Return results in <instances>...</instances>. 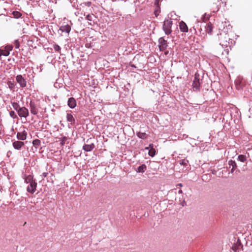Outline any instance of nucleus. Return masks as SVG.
Here are the masks:
<instances>
[{"label": "nucleus", "mask_w": 252, "mask_h": 252, "mask_svg": "<svg viewBox=\"0 0 252 252\" xmlns=\"http://www.w3.org/2000/svg\"><path fill=\"white\" fill-rule=\"evenodd\" d=\"M47 175H48V173L46 172H44L43 173V176H44V177H46Z\"/></svg>", "instance_id": "36"}, {"label": "nucleus", "mask_w": 252, "mask_h": 252, "mask_svg": "<svg viewBox=\"0 0 252 252\" xmlns=\"http://www.w3.org/2000/svg\"><path fill=\"white\" fill-rule=\"evenodd\" d=\"M12 145L14 149L19 150L24 145V143L22 141H16L13 142Z\"/></svg>", "instance_id": "12"}, {"label": "nucleus", "mask_w": 252, "mask_h": 252, "mask_svg": "<svg viewBox=\"0 0 252 252\" xmlns=\"http://www.w3.org/2000/svg\"><path fill=\"white\" fill-rule=\"evenodd\" d=\"M159 48L160 51H164L166 48L167 45V41L163 38L160 37L159 40Z\"/></svg>", "instance_id": "6"}, {"label": "nucleus", "mask_w": 252, "mask_h": 252, "mask_svg": "<svg viewBox=\"0 0 252 252\" xmlns=\"http://www.w3.org/2000/svg\"><path fill=\"white\" fill-rule=\"evenodd\" d=\"M156 154V150L153 147L149 151V155L151 157H154Z\"/></svg>", "instance_id": "23"}, {"label": "nucleus", "mask_w": 252, "mask_h": 252, "mask_svg": "<svg viewBox=\"0 0 252 252\" xmlns=\"http://www.w3.org/2000/svg\"><path fill=\"white\" fill-rule=\"evenodd\" d=\"M10 54V52L6 50H2L1 49V55L4 56H8Z\"/></svg>", "instance_id": "26"}, {"label": "nucleus", "mask_w": 252, "mask_h": 252, "mask_svg": "<svg viewBox=\"0 0 252 252\" xmlns=\"http://www.w3.org/2000/svg\"><path fill=\"white\" fill-rule=\"evenodd\" d=\"M16 80L21 87L24 88L26 86L27 82L21 75H18L16 77Z\"/></svg>", "instance_id": "5"}, {"label": "nucleus", "mask_w": 252, "mask_h": 252, "mask_svg": "<svg viewBox=\"0 0 252 252\" xmlns=\"http://www.w3.org/2000/svg\"><path fill=\"white\" fill-rule=\"evenodd\" d=\"M24 178L25 179V182L27 184H30L32 182H35V180H33V176L31 175L27 176H25Z\"/></svg>", "instance_id": "17"}, {"label": "nucleus", "mask_w": 252, "mask_h": 252, "mask_svg": "<svg viewBox=\"0 0 252 252\" xmlns=\"http://www.w3.org/2000/svg\"><path fill=\"white\" fill-rule=\"evenodd\" d=\"M1 56V49H0V57Z\"/></svg>", "instance_id": "37"}, {"label": "nucleus", "mask_w": 252, "mask_h": 252, "mask_svg": "<svg viewBox=\"0 0 252 252\" xmlns=\"http://www.w3.org/2000/svg\"><path fill=\"white\" fill-rule=\"evenodd\" d=\"M12 15L14 18H19L21 16L22 14L19 11H15L12 12Z\"/></svg>", "instance_id": "20"}, {"label": "nucleus", "mask_w": 252, "mask_h": 252, "mask_svg": "<svg viewBox=\"0 0 252 252\" xmlns=\"http://www.w3.org/2000/svg\"><path fill=\"white\" fill-rule=\"evenodd\" d=\"M27 132L26 130H24L21 132H18L17 134V137L19 140H24L26 139Z\"/></svg>", "instance_id": "8"}, {"label": "nucleus", "mask_w": 252, "mask_h": 252, "mask_svg": "<svg viewBox=\"0 0 252 252\" xmlns=\"http://www.w3.org/2000/svg\"><path fill=\"white\" fill-rule=\"evenodd\" d=\"M9 115L13 119H15V118H16L17 117V116L16 114H15V112L13 111H11L9 112Z\"/></svg>", "instance_id": "29"}, {"label": "nucleus", "mask_w": 252, "mask_h": 252, "mask_svg": "<svg viewBox=\"0 0 252 252\" xmlns=\"http://www.w3.org/2000/svg\"><path fill=\"white\" fill-rule=\"evenodd\" d=\"M67 140V138L66 137L64 136L62 137L61 140V144L62 145H64Z\"/></svg>", "instance_id": "28"}, {"label": "nucleus", "mask_w": 252, "mask_h": 252, "mask_svg": "<svg viewBox=\"0 0 252 252\" xmlns=\"http://www.w3.org/2000/svg\"><path fill=\"white\" fill-rule=\"evenodd\" d=\"M30 111L32 114L33 115H36L38 113L37 109L36 108V106L35 104L32 102V101H31L30 103Z\"/></svg>", "instance_id": "10"}, {"label": "nucleus", "mask_w": 252, "mask_h": 252, "mask_svg": "<svg viewBox=\"0 0 252 252\" xmlns=\"http://www.w3.org/2000/svg\"><path fill=\"white\" fill-rule=\"evenodd\" d=\"M94 148L95 145L94 143H92L85 144L83 147V150L86 152H90L92 151Z\"/></svg>", "instance_id": "7"}, {"label": "nucleus", "mask_w": 252, "mask_h": 252, "mask_svg": "<svg viewBox=\"0 0 252 252\" xmlns=\"http://www.w3.org/2000/svg\"><path fill=\"white\" fill-rule=\"evenodd\" d=\"M54 49L57 52L60 51L61 49L60 47L57 44H55L54 45Z\"/></svg>", "instance_id": "32"}, {"label": "nucleus", "mask_w": 252, "mask_h": 252, "mask_svg": "<svg viewBox=\"0 0 252 252\" xmlns=\"http://www.w3.org/2000/svg\"><path fill=\"white\" fill-rule=\"evenodd\" d=\"M7 84H8V87L11 90H13L15 87L14 84L11 81H8L7 83Z\"/></svg>", "instance_id": "27"}, {"label": "nucleus", "mask_w": 252, "mask_h": 252, "mask_svg": "<svg viewBox=\"0 0 252 252\" xmlns=\"http://www.w3.org/2000/svg\"><path fill=\"white\" fill-rule=\"evenodd\" d=\"M93 16L94 15L93 14H88L87 16H86V19L89 21H92L93 20Z\"/></svg>", "instance_id": "30"}, {"label": "nucleus", "mask_w": 252, "mask_h": 252, "mask_svg": "<svg viewBox=\"0 0 252 252\" xmlns=\"http://www.w3.org/2000/svg\"><path fill=\"white\" fill-rule=\"evenodd\" d=\"M17 113L20 117L26 118L29 115V110L25 107L19 108Z\"/></svg>", "instance_id": "3"}, {"label": "nucleus", "mask_w": 252, "mask_h": 252, "mask_svg": "<svg viewBox=\"0 0 252 252\" xmlns=\"http://www.w3.org/2000/svg\"><path fill=\"white\" fill-rule=\"evenodd\" d=\"M179 28L181 32H188V27L186 24L183 21L179 23Z\"/></svg>", "instance_id": "9"}, {"label": "nucleus", "mask_w": 252, "mask_h": 252, "mask_svg": "<svg viewBox=\"0 0 252 252\" xmlns=\"http://www.w3.org/2000/svg\"><path fill=\"white\" fill-rule=\"evenodd\" d=\"M173 24L172 19H166L164 20L163 24L162 29L165 34H170L172 32L171 27Z\"/></svg>", "instance_id": "1"}, {"label": "nucleus", "mask_w": 252, "mask_h": 252, "mask_svg": "<svg viewBox=\"0 0 252 252\" xmlns=\"http://www.w3.org/2000/svg\"><path fill=\"white\" fill-rule=\"evenodd\" d=\"M19 46H20L19 42L17 40L15 41V47L16 48H18L19 47Z\"/></svg>", "instance_id": "35"}, {"label": "nucleus", "mask_w": 252, "mask_h": 252, "mask_svg": "<svg viewBox=\"0 0 252 252\" xmlns=\"http://www.w3.org/2000/svg\"><path fill=\"white\" fill-rule=\"evenodd\" d=\"M67 104L70 108H74L76 106V100L73 97H70L68 100Z\"/></svg>", "instance_id": "11"}, {"label": "nucleus", "mask_w": 252, "mask_h": 252, "mask_svg": "<svg viewBox=\"0 0 252 252\" xmlns=\"http://www.w3.org/2000/svg\"><path fill=\"white\" fill-rule=\"evenodd\" d=\"M213 25L210 23H208L205 27V31L209 34H212L213 32Z\"/></svg>", "instance_id": "14"}, {"label": "nucleus", "mask_w": 252, "mask_h": 252, "mask_svg": "<svg viewBox=\"0 0 252 252\" xmlns=\"http://www.w3.org/2000/svg\"><path fill=\"white\" fill-rule=\"evenodd\" d=\"M12 47L11 46H7L5 47V50H8L9 52L10 51L12 50Z\"/></svg>", "instance_id": "34"}, {"label": "nucleus", "mask_w": 252, "mask_h": 252, "mask_svg": "<svg viewBox=\"0 0 252 252\" xmlns=\"http://www.w3.org/2000/svg\"><path fill=\"white\" fill-rule=\"evenodd\" d=\"M200 81L199 74L198 73H195L192 83L193 89H195V90H199L201 84Z\"/></svg>", "instance_id": "2"}, {"label": "nucleus", "mask_w": 252, "mask_h": 252, "mask_svg": "<svg viewBox=\"0 0 252 252\" xmlns=\"http://www.w3.org/2000/svg\"><path fill=\"white\" fill-rule=\"evenodd\" d=\"M137 135L138 137L142 139H145L147 137V134L145 132H139L137 133Z\"/></svg>", "instance_id": "19"}, {"label": "nucleus", "mask_w": 252, "mask_h": 252, "mask_svg": "<svg viewBox=\"0 0 252 252\" xmlns=\"http://www.w3.org/2000/svg\"><path fill=\"white\" fill-rule=\"evenodd\" d=\"M160 7L158 5H157L155 11H154V14L156 17H158V16L159 15L160 13Z\"/></svg>", "instance_id": "24"}, {"label": "nucleus", "mask_w": 252, "mask_h": 252, "mask_svg": "<svg viewBox=\"0 0 252 252\" xmlns=\"http://www.w3.org/2000/svg\"><path fill=\"white\" fill-rule=\"evenodd\" d=\"M188 162V161L185 159H182L180 161V163L183 165H186L187 163Z\"/></svg>", "instance_id": "33"}, {"label": "nucleus", "mask_w": 252, "mask_h": 252, "mask_svg": "<svg viewBox=\"0 0 252 252\" xmlns=\"http://www.w3.org/2000/svg\"><path fill=\"white\" fill-rule=\"evenodd\" d=\"M240 247V245L239 244V245H234L232 247V249L234 251V252H236L239 248Z\"/></svg>", "instance_id": "31"}, {"label": "nucleus", "mask_w": 252, "mask_h": 252, "mask_svg": "<svg viewBox=\"0 0 252 252\" xmlns=\"http://www.w3.org/2000/svg\"><path fill=\"white\" fill-rule=\"evenodd\" d=\"M60 30L62 32H65L66 33H69L71 30V28H70V26H69L68 25H65L62 26L60 27Z\"/></svg>", "instance_id": "15"}, {"label": "nucleus", "mask_w": 252, "mask_h": 252, "mask_svg": "<svg viewBox=\"0 0 252 252\" xmlns=\"http://www.w3.org/2000/svg\"><path fill=\"white\" fill-rule=\"evenodd\" d=\"M12 105L13 108L17 111L18 110L19 108H20L19 106V105L17 102H13L12 103Z\"/></svg>", "instance_id": "25"}, {"label": "nucleus", "mask_w": 252, "mask_h": 252, "mask_svg": "<svg viewBox=\"0 0 252 252\" xmlns=\"http://www.w3.org/2000/svg\"><path fill=\"white\" fill-rule=\"evenodd\" d=\"M238 158L239 160L241 162H245L247 160V157L246 156L243 155H240L238 156Z\"/></svg>", "instance_id": "21"}, {"label": "nucleus", "mask_w": 252, "mask_h": 252, "mask_svg": "<svg viewBox=\"0 0 252 252\" xmlns=\"http://www.w3.org/2000/svg\"><path fill=\"white\" fill-rule=\"evenodd\" d=\"M146 169V166L145 164H142L138 168L137 171L140 173H144Z\"/></svg>", "instance_id": "18"}, {"label": "nucleus", "mask_w": 252, "mask_h": 252, "mask_svg": "<svg viewBox=\"0 0 252 252\" xmlns=\"http://www.w3.org/2000/svg\"><path fill=\"white\" fill-rule=\"evenodd\" d=\"M37 183L35 181L30 184L28 186L27 190L28 192L33 194L36 190Z\"/></svg>", "instance_id": "4"}, {"label": "nucleus", "mask_w": 252, "mask_h": 252, "mask_svg": "<svg viewBox=\"0 0 252 252\" xmlns=\"http://www.w3.org/2000/svg\"><path fill=\"white\" fill-rule=\"evenodd\" d=\"M32 144L34 146H35L36 147H38L40 145L41 142H40V140L36 139L33 140Z\"/></svg>", "instance_id": "22"}, {"label": "nucleus", "mask_w": 252, "mask_h": 252, "mask_svg": "<svg viewBox=\"0 0 252 252\" xmlns=\"http://www.w3.org/2000/svg\"><path fill=\"white\" fill-rule=\"evenodd\" d=\"M67 121L70 123V124L72 125L75 123V119L73 115L70 113H67L66 114Z\"/></svg>", "instance_id": "16"}, {"label": "nucleus", "mask_w": 252, "mask_h": 252, "mask_svg": "<svg viewBox=\"0 0 252 252\" xmlns=\"http://www.w3.org/2000/svg\"><path fill=\"white\" fill-rule=\"evenodd\" d=\"M228 165H229V167H230L231 166H232V168L231 169L230 172L231 173H233L234 172V171L237 168V165L236 164V163L235 162V161L234 160H230L228 161Z\"/></svg>", "instance_id": "13"}]
</instances>
